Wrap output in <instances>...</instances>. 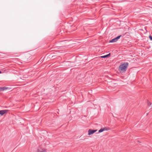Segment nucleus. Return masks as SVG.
I'll use <instances>...</instances> for the list:
<instances>
[{
	"instance_id": "nucleus-1",
	"label": "nucleus",
	"mask_w": 152,
	"mask_h": 152,
	"mask_svg": "<svg viewBox=\"0 0 152 152\" xmlns=\"http://www.w3.org/2000/svg\"><path fill=\"white\" fill-rule=\"evenodd\" d=\"M128 66V63L125 62L121 64L119 67V70L121 72H124L126 71Z\"/></svg>"
},
{
	"instance_id": "nucleus-2",
	"label": "nucleus",
	"mask_w": 152,
	"mask_h": 152,
	"mask_svg": "<svg viewBox=\"0 0 152 152\" xmlns=\"http://www.w3.org/2000/svg\"><path fill=\"white\" fill-rule=\"evenodd\" d=\"M121 35L113 39H112L110 41V42H117L118 40L120 39Z\"/></svg>"
},
{
	"instance_id": "nucleus-3",
	"label": "nucleus",
	"mask_w": 152,
	"mask_h": 152,
	"mask_svg": "<svg viewBox=\"0 0 152 152\" xmlns=\"http://www.w3.org/2000/svg\"><path fill=\"white\" fill-rule=\"evenodd\" d=\"M97 131V130H92L91 129H89L88 130V135H91L92 134H93L95 132H96Z\"/></svg>"
},
{
	"instance_id": "nucleus-4",
	"label": "nucleus",
	"mask_w": 152,
	"mask_h": 152,
	"mask_svg": "<svg viewBox=\"0 0 152 152\" xmlns=\"http://www.w3.org/2000/svg\"><path fill=\"white\" fill-rule=\"evenodd\" d=\"M7 111H8L7 110H0V115H3L4 114L7 113Z\"/></svg>"
},
{
	"instance_id": "nucleus-5",
	"label": "nucleus",
	"mask_w": 152,
	"mask_h": 152,
	"mask_svg": "<svg viewBox=\"0 0 152 152\" xmlns=\"http://www.w3.org/2000/svg\"><path fill=\"white\" fill-rule=\"evenodd\" d=\"M8 88L7 87H0V91L7 90Z\"/></svg>"
},
{
	"instance_id": "nucleus-6",
	"label": "nucleus",
	"mask_w": 152,
	"mask_h": 152,
	"mask_svg": "<svg viewBox=\"0 0 152 152\" xmlns=\"http://www.w3.org/2000/svg\"><path fill=\"white\" fill-rule=\"evenodd\" d=\"M37 152H46V151L45 149L38 150Z\"/></svg>"
},
{
	"instance_id": "nucleus-7",
	"label": "nucleus",
	"mask_w": 152,
	"mask_h": 152,
	"mask_svg": "<svg viewBox=\"0 0 152 152\" xmlns=\"http://www.w3.org/2000/svg\"><path fill=\"white\" fill-rule=\"evenodd\" d=\"M104 131H107L108 130H109L110 129L109 128H107V127H104L103 128Z\"/></svg>"
},
{
	"instance_id": "nucleus-8",
	"label": "nucleus",
	"mask_w": 152,
	"mask_h": 152,
	"mask_svg": "<svg viewBox=\"0 0 152 152\" xmlns=\"http://www.w3.org/2000/svg\"><path fill=\"white\" fill-rule=\"evenodd\" d=\"M104 130H103V128H102L101 129H100L99 131V132H103V131H104Z\"/></svg>"
},
{
	"instance_id": "nucleus-9",
	"label": "nucleus",
	"mask_w": 152,
	"mask_h": 152,
	"mask_svg": "<svg viewBox=\"0 0 152 152\" xmlns=\"http://www.w3.org/2000/svg\"><path fill=\"white\" fill-rule=\"evenodd\" d=\"M110 55V53L109 54H108V55H105L104 56H102L101 57H102V58H105V57H107L108 56H109V55Z\"/></svg>"
},
{
	"instance_id": "nucleus-10",
	"label": "nucleus",
	"mask_w": 152,
	"mask_h": 152,
	"mask_svg": "<svg viewBox=\"0 0 152 152\" xmlns=\"http://www.w3.org/2000/svg\"><path fill=\"white\" fill-rule=\"evenodd\" d=\"M148 106H150V105H151V103L149 102H148Z\"/></svg>"
},
{
	"instance_id": "nucleus-11",
	"label": "nucleus",
	"mask_w": 152,
	"mask_h": 152,
	"mask_svg": "<svg viewBox=\"0 0 152 152\" xmlns=\"http://www.w3.org/2000/svg\"><path fill=\"white\" fill-rule=\"evenodd\" d=\"M149 37L151 40H152V37L151 36H150Z\"/></svg>"
},
{
	"instance_id": "nucleus-12",
	"label": "nucleus",
	"mask_w": 152,
	"mask_h": 152,
	"mask_svg": "<svg viewBox=\"0 0 152 152\" xmlns=\"http://www.w3.org/2000/svg\"><path fill=\"white\" fill-rule=\"evenodd\" d=\"M1 73V71H0V74Z\"/></svg>"
}]
</instances>
